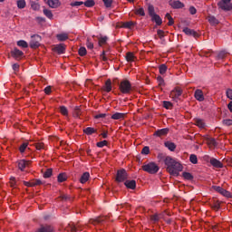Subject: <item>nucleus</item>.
Wrapping results in <instances>:
<instances>
[{
  "instance_id": "obj_43",
  "label": "nucleus",
  "mask_w": 232,
  "mask_h": 232,
  "mask_svg": "<svg viewBox=\"0 0 232 232\" xmlns=\"http://www.w3.org/2000/svg\"><path fill=\"white\" fill-rule=\"evenodd\" d=\"M161 218H162V217H161L160 215H159V214H154V215L150 216V220H151L152 222H159V220H160Z\"/></svg>"
},
{
  "instance_id": "obj_48",
  "label": "nucleus",
  "mask_w": 232,
  "mask_h": 232,
  "mask_svg": "<svg viewBox=\"0 0 232 232\" xmlns=\"http://www.w3.org/2000/svg\"><path fill=\"white\" fill-rule=\"evenodd\" d=\"M104 3L105 8H111V5H113V0H102Z\"/></svg>"
},
{
  "instance_id": "obj_14",
  "label": "nucleus",
  "mask_w": 232,
  "mask_h": 232,
  "mask_svg": "<svg viewBox=\"0 0 232 232\" xmlns=\"http://www.w3.org/2000/svg\"><path fill=\"white\" fill-rule=\"evenodd\" d=\"M183 32L184 34H186V35H191L192 37H198V33L193 29H189L188 27H185L183 29Z\"/></svg>"
},
{
  "instance_id": "obj_13",
  "label": "nucleus",
  "mask_w": 232,
  "mask_h": 232,
  "mask_svg": "<svg viewBox=\"0 0 232 232\" xmlns=\"http://www.w3.org/2000/svg\"><path fill=\"white\" fill-rule=\"evenodd\" d=\"M41 184H43V181H41L40 179L24 181V186H27V188H34V186H41Z\"/></svg>"
},
{
  "instance_id": "obj_57",
  "label": "nucleus",
  "mask_w": 232,
  "mask_h": 232,
  "mask_svg": "<svg viewBox=\"0 0 232 232\" xmlns=\"http://www.w3.org/2000/svg\"><path fill=\"white\" fill-rule=\"evenodd\" d=\"M125 59H137V57L135 56V54H133V53H127Z\"/></svg>"
},
{
  "instance_id": "obj_4",
  "label": "nucleus",
  "mask_w": 232,
  "mask_h": 232,
  "mask_svg": "<svg viewBox=\"0 0 232 232\" xmlns=\"http://www.w3.org/2000/svg\"><path fill=\"white\" fill-rule=\"evenodd\" d=\"M120 91L121 93H131V82L128 80H123L120 83Z\"/></svg>"
},
{
  "instance_id": "obj_58",
  "label": "nucleus",
  "mask_w": 232,
  "mask_h": 232,
  "mask_svg": "<svg viewBox=\"0 0 232 232\" xmlns=\"http://www.w3.org/2000/svg\"><path fill=\"white\" fill-rule=\"evenodd\" d=\"M157 81L159 82V86H164V78L162 76H158Z\"/></svg>"
},
{
  "instance_id": "obj_35",
  "label": "nucleus",
  "mask_w": 232,
  "mask_h": 232,
  "mask_svg": "<svg viewBox=\"0 0 232 232\" xmlns=\"http://www.w3.org/2000/svg\"><path fill=\"white\" fill-rule=\"evenodd\" d=\"M106 220V217H100V218H97L96 219H93L92 222V224H101L102 222H104Z\"/></svg>"
},
{
  "instance_id": "obj_9",
  "label": "nucleus",
  "mask_w": 232,
  "mask_h": 232,
  "mask_svg": "<svg viewBox=\"0 0 232 232\" xmlns=\"http://www.w3.org/2000/svg\"><path fill=\"white\" fill-rule=\"evenodd\" d=\"M194 97L196 101H198V102H204L205 97H204V92L200 89H197L194 92Z\"/></svg>"
},
{
  "instance_id": "obj_19",
  "label": "nucleus",
  "mask_w": 232,
  "mask_h": 232,
  "mask_svg": "<svg viewBox=\"0 0 232 232\" xmlns=\"http://www.w3.org/2000/svg\"><path fill=\"white\" fill-rule=\"evenodd\" d=\"M11 55L12 57H23L24 55V53L17 48H14L11 51Z\"/></svg>"
},
{
  "instance_id": "obj_16",
  "label": "nucleus",
  "mask_w": 232,
  "mask_h": 232,
  "mask_svg": "<svg viewBox=\"0 0 232 232\" xmlns=\"http://www.w3.org/2000/svg\"><path fill=\"white\" fill-rule=\"evenodd\" d=\"M194 124L198 126V128H200V130H204V128H206V121L202 119L196 118L194 120Z\"/></svg>"
},
{
  "instance_id": "obj_30",
  "label": "nucleus",
  "mask_w": 232,
  "mask_h": 232,
  "mask_svg": "<svg viewBox=\"0 0 232 232\" xmlns=\"http://www.w3.org/2000/svg\"><path fill=\"white\" fill-rule=\"evenodd\" d=\"M134 14L136 15H140L141 17H144V15H146V12L144 11V7H140L138 9H135Z\"/></svg>"
},
{
  "instance_id": "obj_7",
  "label": "nucleus",
  "mask_w": 232,
  "mask_h": 232,
  "mask_svg": "<svg viewBox=\"0 0 232 232\" xmlns=\"http://www.w3.org/2000/svg\"><path fill=\"white\" fill-rule=\"evenodd\" d=\"M212 188L215 191H217L218 193H220V195H222L223 197H227V198H231V192L224 189L222 187L213 186Z\"/></svg>"
},
{
  "instance_id": "obj_20",
  "label": "nucleus",
  "mask_w": 232,
  "mask_h": 232,
  "mask_svg": "<svg viewBox=\"0 0 232 232\" xmlns=\"http://www.w3.org/2000/svg\"><path fill=\"white\" fill-rule=\"evenodd\" d=\"M210 164L214 168H224V164H222V162H220V160L214 159V158L210 160Z\"/></svg>"
},
{
  "instance_id": "obj_63",
  "label": "nucleus",
  "mask_w": 232,
  "mask_h": 232,
  "mask_svg": "<svg viewBox=\"0 0 232 232\" xmlns=\"http://www.w3.org/2000/svg\"><path fill=\"white\" fill-rule=\"evenodd\" d=\"M223 124H225V126H232V120H224Z\"/></svg>"
},
{
  "instance_id": "obj_31",
  "label": "nucleus",
  "mask_w": 232,
  "mask_h": 232,
  "mask_svg": "<svg viewBox=\"0 0 232 232\" xmlns=\"http://www.w3.org/2000/svg\"><path fill=\"white\" fill-rule=\"evenodd\" d=\"M58 182H66L68 180V176L66 173H61L57 177Z\"/></svg>"
},
{
  "instance_id": "obj_52",
  "label": "nucleus",
  "mask_w": 232,
  "mask_h": 232,
  "mask_svg": "<svg viewBox=\"0 0 232 232\" xmlns=\"http://www.w3.org/2000/svg\"><path fill=\"white\" fill-rule=\"evenodd\" d=\"M26 148H28V143H23L19 148L20 153H24Z\"/></svg>"
},
{
  "instance_id": "obj_28",
  "label": "nucleus",
  "mask_w": 232,
  "mask_h": 232,
  "mask_svg": "<svg viewBox=\"0 0 232 232\" xmlns=\"http://www.w3.org/2000/svg\"><path fill=\"white\" fill-rule=\"evenodd\" d=\"M83 132L85 133V135H93V133H97V130L92 127H87L83 130Z\"/></svg>"
},
{
  "instance_id": "obj_27",
  "label": "nucleus",
  "mask_w": 232,
  "mask_h": 232,
  "mask_svg": "<svg viewBox=\"0 0 232 232\" xmlns=\"http://www.w3.org/2000/svg\"><path fill=\"white\" fill-rule=\"evenodd\" d=\"M103 90H104V92H107V93H110V92H111V80H107L105 82Z\"/></svg>"
},
{
  "instance_id": "obj_56",
  "label": "nucleus",
  "mask_w": 232,
  "mask_h": 232,
  "mask_svg": "<svg viewBox=\"0 0 232 232\" xmlns=\"http://www.w3.org/2000/svg\"><path fill=\"white\" fill-rule=\"evenodd\" d=\"M107 144H108V141H107V140L99 141V142L97 143V147H98V148H104V146H107Z\"/></svg>"
},
{
  "instance_id": "obj_37",
  "label": "nucleus",
  "mask_w": 232,
  "mask_h": 232,
  "mask_svg": "<svg viewBox=\"0 0 232 232\" xmlns=\"http://www.w3.org/2000/svg\"><path fill=\"white\" fill-rule=\"evenodd\" d=\"M163 108H165L166 110H173V103H171V102L164 101Z\"/></svg>"
},
{
  "instance_id": "obj_47",
  "label": "nucleus",
  "mask_w": 232,
  "mask_h": 232,
  "mask_svg": "<svg viewBox=\"0 0 232 232\" xmlns=\"http://www.w3.org/2000/svg\"><path fill=\"white\" fill-rule=\"evenodd\" d=\"M78 53L81 57H84L87 53L86 47H80Z\"/></svg>"
},
{
  "instance_id": "obj_6",
  "label": "nucleus",
  "mask_w": 232,
  "mask_h": 232,
  "mask_svg": "<svg viewBox=\"0 0 232 232\" xmlns=\"http://www.w3.org/2000/svg\"><path fill=\"white\" fill-rule=\"evenodd\" d=\"M181 95H182V89L180 88H176L172 90L169 93L170 99H172V101H175V102H178Z\"/></svg>"
},
{
  "instance_id": "obj_15",
  "label": "nucleus",
  "mask_w": 232,
  "mask_h": 232,
  "mask_svg": "<svg viewBox=\"0 0 232 232\" xmlns=\"http://www.w3.org/2000/svg\"><path fill=\"white\" fill-rule=\"evenodd\" d=\"M64 50H66V48L64 47V44H56L53 47V52H56V53H64Z\"/></svg>"
},
{
  "instance_id": "obj_29",
  "label": "nucleus",
  "mask_w": 232,
  "mask_h": 232,
  "mask_svg": "<svg viewBox=\"0 0 232 232\" xmlns=\"http://www.w3.org/2000/svg\"><path fill=\"white\" fill-rule=\"evenodd\" d=\"M47 4L50 8H57L59 6V0H48Z\"/></svg>"
},
{
  "instance_id": "obj_23",
  "label": "nucleus",
  "mask_w": 232,
  "mask_h": 232,
  "mask_svg": "<svg viewBox=\"0 0 232 232\" xmlns=\"http://www.w3.org/2000/svg\"><path fill=\"white\" fill-rule=\"evenodd\" d=\"M164 146L169 150V151H175L177 150V145L171 141H165Z\"/></svg>"
},
{
  "instance_id": "obj_40",
  "label": "nucleus",
  "mask_w": 232,
  "mask_h": 232,
  "mask_svg": "<svg viewBox=\"0 0 232 232\" xmlns=\"http://www.w3.org/2000/svg\"><path fill=\"white\" fill-rule=\"evenodd\" d=\"M165 17L168 18V20H169L168 25L173 26L175 21L173 20V17H171V14H169V13H167Z\"/></svg>"
},
{
  "instance_id": "obj_17",
  "label": "nucleus",
  "mask_w": 232,
  "mask_h": 232,
  "mask_svg": "<svg viewBox=\"0 0 232 232\" xmlns=\"http://www.w3.org/2000/svg\"><path fill=\"white\" fill-rule=\"evenodd\" d=\"M169 5L172 8L179 9V8H184V4L182 2L177 0V1H170Z\"/></svg>"
},
{
  "instance_id": "obj_36",
  "label": "nucleus",
  "mask_w": 232,
  "mask_h": 232,
  "mask_svg": "<svg viewBox=\"0 0 232 232\" xmlns=\"http://www.w3.org/2000/svg\"><path fill=\"white\" fill-rule=\"evenodd\" d=\"M44 15L47 16L48 19H53V14L50 9H44Z\"/></svg>"
},
{
  "instance_id": "obj_46",
  "label": "nucleus",
  "mask_w": 232,
  "mask_h": 232,
  "mask_svg": "<svg viewBox=\"0 0 232 232\" xmlns=\"http://www.w3.org/2000/svg\"><path fill=\"white\" fill-rule=\"evenodd\" d=\"M189 160L192 164H197L198 162V159L197 158V155H195V154L190 155Z\"/></svg>"
},
{
  "instance_id": "obj_21",
  "label": "nucleus",
  "mask_w": 232,
  "mask_h": 232,
  "mask_svg": "<svg viewBox=\"0 0 232 232\" xmlns=\"http://www.w3.org/2000/svg\"><path fill=\"white\" fill-rule=\"evenodd\" d=\"M151 17V21H153L154 23H156V24L158 26H160V24H162V18H160V15L159 14H153Z\"/></svg>"
},
{
  "instance_id": "obj_2",
  "label": "nucleus",
  "mask_w": 232,
  "mask_h": 232,
  "mask_svg": "<svg viewBox=\"0 0 232 232\" xmlns=\"http://www.w3.org/2000/svg\"><path fill=\"white\" fill-rule=\"evenodd\" d=\"M141 168L143 171L150 173V175H155V173H158L160 169L159 165L154 162L144 164Z\"/></svg>"
},
{
  "instance_id": "obj_11",
  "label": "nucleus",
  "mask_w": 232,
  "mask_h": 232,
  "mask_svg": "<svg viewBox=\"0 0 232 232\" xmlns=\"http://www.w3.org/2000/svg\"><path fill=\"white\" fill-rule=\"evenodd\" d=\"M168 133H169V129L165 128L156 130L153 135L154 137H166Z\"/></svg>"
},
{
  "instance_id": "obj_26",
  "label": "nucleus",
  "mask_w": 232,
  "mask_h": 232,
  "mask_svg": "<svg viewBox=\"0 0 232 232\" xmlns=\"http://www.w3.org/2000/svg\"><path fill=\"white\" fill-rule=\"evenodd\" d=\"M108 43V36H100L98 37L99 46H104Z\"/></svg>"
},
{
  "instance_id": "obj_60",
  "label": "nucleus",
  "mask_w": 232,
  "mask_h": 232,
  "mask_svg": "<svg viewBox=\"0 0 232 232\" xmlns=\"http://www.w3.org/2000/svg\"><path fill=\"white\" fill-rule=\"evenodd\" d=\"M31 7L33 10H39V4L35 3V2H32L31 3Z\"/></svg>"
},
{
  "instance_id": "obj_45",
  "label": "nucleus",
  "mask_w": 232,
  "mask_h": 232,
  "mask_svg": "<svg viewBox=\"0 0 232 232\" xmlns=\"http://www.w3.org/2000/svg\"><path fill=\"white\" fill-rule=\"evenodd\" d=\"M17 6L20 9L24 8L26 6V1H24V0H18L17 1Z\"/></svg>"
},
{
  "instance_id": "obj_12",
  "label": "nucleus",
  "mask_w": 232,
  "mask_h": 232,
  "mask_svg": "<svg viewBox=\"0 0 232 232\" xmlns=\"http://www.w3.org/2000/svg\"><path fill=\"white\" fill-rule=\"evenodd\" d=\"M220 206H222V201H220L218 199H214L210 203V208H211V209H213V211H218L220 209Z\"/></svg>"
},
{
  "instance_id": "obj_38",
  "label": "nucleus",
  "mask_w": 232,
  "mask_h": 232,
  "mask_svg": "<svg viewBox=\"0 0 232 232\" xmlns=\"http://www.w3.org/2000/svg\"><path fill=\"white\" fill-rule=\"evenodd\" d=\"M59 110L62 115H63L64 117H68V109L66 108V106H60Z\"/></svg>"
},
{
  "instance_id": "obj_54",
  "label": "nucleus",
  "mask_w": 232,
  "mask_h": 232,
  "mask_svg": "<svg viewBox=\"0 0 232 232\" xmlns=\"http://www.w3.org/2000/svg\"><path fill=\"white\" fill-rule=\"evenodd\" d=\"M141 155H150V147L145 146V147L141 150Z\"/></svg>"
},
{
  "instance_id": "obj_3",
  "label": "nucleus",
  "mask_w": 232,
  "mask_h": 232,
  "mask_svg": "<svg viewBox=\"0 0 232 232\" xmlns=\"http://www.w3.org/2000/svg\"><path fill=\"white\" fill-rule=\"evenodd\" d=\"M218 6L220 10H223V12H232L231 0H220L218 3Z\"/></svg>"
},
{
  "instance_id": "obj_18",
  "label": "nucleus",
  "mask_w": 232,
  "mask_h": 232,
  "mask_svg": "<svg viewBox=\"0 0 232 232\" xmlns=\"http://www.w3.org/2000/svg\"><path fill=\"white\" fill-rule=\"evenodd\" d=\"M124 117H126L125 113L116 112L111 115V119H112L113 121H122V119H124Z\"/></svg>"
},
{
  "instance_id": "obj_5",
  "label": "nucleus",
  "mask_w": 232,
  "mask_h": 232,
  "mask_svg": "<svg viewBox=\"0 0 232 232\" xmlns=\"http://www.w3.org/2000/svg\"><path fill=\"white\" fill-rule=\"evenodd\" d=\"M41 46V36L34 34L31 36L30 47L33 49L39 48Z\"/></svg>"
},
{
  "instance_id": "obj_44",
  "label": "nucleus",
  "mask_w": 232,
  "mask_h": 232,
  "mask_svg": "<svg viewBox=\"0 0 232 232\" xmlns=\"http://www.w3.org/2000/svg\"><path fill=\"white\" fill-rule=\"evenodd\" d=\"M166 72H168V66H166V64H161L160 66V73L161 75H164V73H166Z\"/></svg>"
},
{
  "instance_id": "obj_53",
  "label": "nucleus",
  "mask_w": 232,
  "mask_h": 232,
  "mask_svg": "<svg viewBox=\"0 0 232 232\" xmlns=\"http://www.w3.org/2000/svg\"><path fill=\"white\" fill-rule=\"evenodd\" d=\"M132 26H135V23L133 22H125L123 24V28H131Z\"/></svg>"
},
{
  "instance_id": "obj_51",
  "label": "nucleus",
  "mask_w": 232,
  "mask_h": 232,
  "mask_svg": "<svg viewBox=\"0 0 232 232\" xmlns=\"http://www.w3.org/2000/svg\"><path fill=\"white\" fill-rule=\"evenodd\" d=\"M208 146H217V141L213 138H209L207 140Z\"/></svg>"
},
{
  "instance_id": "obj_49",
  "label": "nucleus",
  "mask_w": 232,
  "mask_h": 232,
  "mask_svg": "<svg viewBox=\"0 0 232 232\" xmlns=\"http://www.w3.org/2000/svg\"><path fill=\"white\" fill-rule=\"evenodd\" d=\"M73 117L76 119H79L81 117V109L79 107H76L73 111Z\"/></svg>"
},
{
  "instance_id": "obj_22",
  "label": "nucleus",
  "mask_w": 232,
  "mask_h": 232,
  "mask_svg": "<svg viewBox=\"0 0 232 232\" xmlns=\"http://www.w3.org/2000/svg\"><path fill=\"white\" fill-rule=\"evenodd\" d=\"M125 186L129 189H135L137 188V182L135 180H127L125 181Z\"/></svg>"
},
{
  "instance_id": "obj_55",
  "label": "nucleus",
  "mask_w": 232,
  "mask_h": 232,
  "mask_svg": "<svg viewBox=\"0 0 232 232\" xmlns=\"http://www.w3.org/2000/svg\"><path fill=\"white\" fill-rule=\"evenodd\" d=\"M200 57H206L208 59L209 57H213V55H211L210 52H203L200 53Z\"/></svg>"
},
{
  "instance_id": "obj_33",
  "label": "nucleus",
  "mask_w": 232,
  "mask_h": 232,
  "mask_svg": "<svg viewBox=\"0 0 232 232\" xmlns=\"http://www.w3.org/2000/svg\"><path fill=\"white\" fill-rule=\"evenodd\" d=\"M83 5L87 8H92V6H95V0H86Z\"/></svg>"
},
{
  "instance_id": "obj_50",
  "label": "nucleus",
  "mask_w": 232,
  "mask_h": 232,
  "mask_svg": "<svg viewBox=\"0 0 232 232\" xmlns=\"http://www.w3.org/2000/svg\"><path fill=\"white\" fill-rule=\"evenodd\" d=\"M53 170L52 169H48L44 173V179H50L52 177Z\"/></svg>"
},
{
  "instance_id": "obj_61",
  "label": "nucleus",
  "mask_w": 232,
  "mask_h": 232,
  "mask_svg": "<svg viewBox=\"0 0 232 232\" xmlns=\"http://www.w3.org/2000/svg\"><path fill=\"white\" fill-rule=\"evenodd\" d=\"M82 5H84V2L75 1L71 3V6H81Z\"/></svg>"
},
{
  "instance_id": "obj_62",
  "label": "nucleus",
  "mask_w": 232,
  "mask_h": 232,
  "mask_svg": "<svg viewBox=\"0 0 232 232\" xmlns=\"http://www.w3.org/2000/svg\"><path fill=\"white\" fill-rule=\"evenodd\" d=\"M86 46L88 50H93V43L90 42V40H87Z\"/></svg>"
},
{
  "instance_id": "obj_1",
  "label": "nucleus",
  "mask_w": 232,
  "mask_h": 232,
  "mask_svg": "<svg viewBox=\"0 0 232 232\" xmlns=\"http://www.w3.org/2000/svg\"><path fill=\"white\" fill-rule=\"evenodd\" d=\"M164 164L167 166V171L170 174L173 175V177H179L180 174V171L184 169V167L180 162H179L177 160L170 156H167L164 159Z\"/></svg>"
},
{
  "instance_id": "obj_10",
  "label": "nucleus",
  "mask_w": 232,
  "mask_h": 232,
  "mask_svg": "<svg viewBox=\"0 0 232 232\" xmlns=\"http://www.w3.org/2000/svg\"><path fill=\"white\" fill-rule=\"evenodd\" d=\"M30 164H31L30 160H20L18 161V168H19V169H21V171H24V169H26V168H28V166H30Z\"/></svg>"
},
{
  "instance_id": "obj_24",
  "label": "nucleus",
  "mask_w": 232,
  "mask_h": 232,
  "mask_svg": "<svg viewBox=\"0 0 232 232\" xmlns=\"http://www.w3.org/2000/svg\"><path fill=\"white\" fill-rule=\"evenodd\" d=\"M87 180H90V172H84L80 178L81 184H86Z\"/></svg>"
},
{
  "instance_id": "obj_41",
  "label": "nucleus",
  "mask_w": 232,
  "mask_h": 232,
  "mask_svg": "<svg viewBox=\"0 0 232 232\" xmlns=\"http://www.w3.org/2000/svg\"><path fill=\"white\" fill-rule=\"evenodd\" d=\"M148 12H149V15H150V17H152L153 15L157 14L155 13V7H154L153 5H150L148 6Z\"/></svg>"
},
{
  "instance_id": "obj_8",
  "label": "nucleus",
  "mask_w": 232,
  "mask_h": 232,
  "mask_svg": "<svg viewBox=\"0 0 232 232\" xmlns=\"http://www.w3.org/2000/svg\"><path fill=\"white\" fill-rule=\"evenodd\" d=\"M126 179H128V173L126 172V170L125 169L118 170L117 176H116L117 182H124Z\"/></svg>"
},
{
  "instance_id": "obj_32",
  "label": "nucleus",
  "mask_w": 232,
  "mask_h": 232,
  "mask_svg": "<svg viewBox=\"0 0 232 232\" xmlns=\"http://www.w3.org/2000/svg\"><path fill=\"white\" fill-rule=\"evenodd\" d=\"M208 21L212 26L218 24V20L215 16H208Z\"/></svg>"
},
{
  "instance_id": "obj_25",
  "label": "nucleus",
  "mask_w": 232,
  "mask_h": 232,
  "mask_svg": "<svg viewBox=\"0 0 232 232\" xmlns=\"http://www.w3.org/2000/svg\"><path fill=\"white\" fill-rule=\"evenodd\" d=\"M69 35L67 33H62L56 34V39H58L60 42L67 41Z\"/></svg>"
},
{
  "instance_id": "obj_64",
  "label": "nucleus",
  "mask_w": 232,
  "mask_h": 232,
  "mask_svg": "<svg viewBox=\"0 0 232 232\" xmlns=\"http://www.w3.org/2000/svg\"><path fill=\"white\" fill-rule=\"evenodd\" d=\"M10 186L11 188H15V178H11L10 179Z\"/></svg>"
},
{
  "instance_id": "obj_34",
  "label": "nucleus",
  "mask_w": 232,
  "mask_h": 232,
  "mask_svg": "<svg viewBox=\"0 0 232 232\" xmlns=\"http://www.w3.org/2000/svg\"><path fill=\"white\" fill-rule=\"evenodd\" d=\"M229 55V53L226 52V51H220L218 53V59H226L227 57H228Z\"/></svg>"
},
{
  "instance_id": "obj_59",
  "label": "nucleus",
  "mask_w": 232,
  "mask_h": 232,
  "mask_svg": "<svg viewBox=\"0 0 232 232\" xmlns=\"http://www.w3.org/2000/svg\"><path fill=\"white\" fill-rule=\"evenodd\" d=\"M226 95L227 99H230V101H232V89H227L226 92Z\"/></svg>"
},
{
  "instance_id": "obj_42",
  "label": "nucleus",
  "mask_w": 232,
  "mask_h": 232,
  "mask_svg": "<svg viewBox=\"0 0 232 232\" xmlns=\"http://www.w3.org/2000/svg\"><path fill=\"white\" fill-rule=\"evenodd\" d=\"M182 176L185 180H193V175L189 172H183Z\"/></svg>"
},
{
  "instance_id": "obj_39",
  "label": "nucleus",
  "mask_w": 232,
  "mask_h": 232,
  "mask_svg": "<svg viewBox=\"0 0 232 232\" xmlns=\"http://www.w3.org/2000/svg\"><path fill=\"white\" fill-rule=\"evenodd\" d=\"M17 46H19L20 48H28V43L24 40H19L17 42Z\"/></svg>"
}]
</instances>
